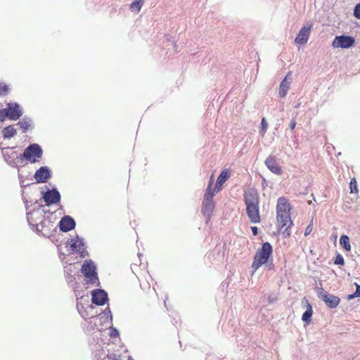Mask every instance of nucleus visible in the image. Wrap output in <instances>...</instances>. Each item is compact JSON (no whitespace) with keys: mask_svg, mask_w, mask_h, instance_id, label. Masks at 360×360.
Listing matches in <instances>:
<instances>
[{"mask_svg":"<svg viewBox=\"0 0 360 360\" xmlns=\"http://www.w3.org/2000/svg\"><path fill=\"white\" fill-rule=\"evenodd\" d=\"M302 304H305L304 306L307 307V309L302 316V320L307 323H309L313 313L312 307L305 297L302 300Z\"/></svg>","mask_w":360,"mask_h":360,"instance_id":"22","label":"nucleus"},{"mask_svg":"<svg viewBox=\"0 0 360 360\" xmlns=\"http://www.w3.org/2000/svg\"><path fill=\"white\" fill-rule=\"evenodd\" d=\"M354 297H356V296L355 295V293H354V294H352V295H349L348 296V299H349V300L353 299V298H354Z\"/></svg>","mask_w":360,"mask_h":360,"instance_id":"47","label":"nucleus"},{"mask_svg":"<svg viewBox=\"0 0 360 360\" xmlns=\"http://www.w3.org/2000/svg\"><path fill=\"white\" fill-rule=\"evenodd\" d=\"M355 285H356V291L354 292L355 295L356 297H360V285L357 283H355Z\"/></svg>","mask_w":360,"mask_h":360,"instance_id":"43","label":"nucleus"},{"mask_svg":"<svg viewBox=\"0 0 360 360\" xmlns=\"http://www.w3.org/2000/svg\"><path fill=\"white\" fill-rule=\"evenodd\" d=\"M267 300L269 303H274L277 300V296L274 294L270 295Z\"/></svg>","mask_w":360,"mask_h":360,"instance_id":"41","label":"nucleus"},{"mask_svg":"<svg viewBox=\"0 0 360 360\" xmlns=\"http://www.w3.org/2000/svg\"><path fill=\"white\" fill-rule=\"evenodd\" d=\"M92 302L97 305H103L108 300V294L104 290L97 289L91 292Z\"/></svg>","mask_w":360,"mask_h":360,"instance_id":"17","label":"nucleus"},{"mask_svg":"<svg viewBox=\"0 0 360 360\" xmlns=\"http://www.w3.org/2000/svg\"><path fill=\"white\" fill-rule=\"evenodd\" d=\"M334 263L338 265H343L344 264V258L343 257L338 254L335 259Z\"/></svg>","mask_w":360,"mask_h":360,"instance_id":"35","label":"nucleus"},{"mask_svg":"<svg viewBox=\"0 0 360 360\" xmlns=\"http://www.w3.org/2000/svg\"><path fill=\"white\" fill-rule=\"evenodd\" d=\"M300 105V103H298L295 106V108H298Z\"/></svg>","mask_w":360,"mask_h":360,"instance_id":"48","label":"nucleus"},{"mask_svg":"<svg viewBox=\"0 0 360 360\" xmlns=\"http://www.w3.org/2000/svg\"><path fill=\"white\" fill-rule=\"evenodd\" d=\"M295 126H296V121L295 120V119H292L290 124V129L293 130L295 128Z\"/></svg>","mask_w":360,"mask_h":360,"instance_id":"45","label":"nucleus"},{"mask_svg":"<svg viewBox=\"0 0 360 360\" xmlns=\"http://www.w3.org/2000/svg\"><path fill=\"white\" fill-rule=\"evenodd\" d=\"M52 226L53 224H51V221L44 217V219L41 220L38 224H37L34 229H32L39 235L49 237Z\"/></svg>","mask_w":360,"mask_h":360,"instance_id":"12","label":"nucleus"},{"mask_svg":"<svg viewBox=\"0 0 360 360\" xmlns=\"http://www.w3.org/2000/svg\"><path fill=\"white\" fill-rule=\"evenodd\" d=\"M291 206L284 197L278 198L276 205V214H290Z\"/></svg>","mask_w":360,"mask_h":360,"instance_id":"16","label":"nucleus"},{"mask_svg":"<svg viewBox=\"0 0 360 360\" xmlns=\"http://www.w3.org/2000/svg\"><path fill=\"white\" fill-rule=\"evenodd\" d=\"M42 198L47 205L57 204L60 202L61 196L56 188L42 191Z\"/></svg>","mask_w":360,"mask_h":360,"instance_id":"8","label":"nucleus"},{"mask_svg":"<svg viewBox=\"0 0 360 360\" xmlns=\"http://www.w3.org/2000/svg\"><path fill=\"white\" fill-rule=\"evenodd\" d=\"M143 1L144 0H136L134 1V2H132L130 5V9L132 11H134V12H139L142 6H143Z\"/></svg>","mask_w":360,"mask_h":360,"instance_id":"28","label":"nucleus"},{"mask_svg":"<svg viewBox=\"0 0 360 360\" xmlns=\"http://www.w3.org/2000/svg\"><path fill=\"white\" fill-rule=\"evenodd\" d=\"M311 28L312 24H307L303 26L299 31L295 39V43L300 45L305 44L308 41Z\"/></svg>","mask_w":360,"mask_h":360,"instance_id":"14","label":"nucleus"},{"mask_svg":"<svg viewBox=\"0 0 360 360\" xmlns=\"http://www.w3.org/2000/svg\"><path fill=\"white\" fill-rule=\"evenodd\" d=\"M354 39L350 36L341 35L335 38L333 46L335 48L348 49L354 44Z\"/></svg>","mask_w":360,"mask_h":360,"instance_id":"13","label":"nucleus"},{"mask_svg":"<svg viewBox=\"0 0 360 360\" xmlns=\"http://www.w3.org/2000/svg\"><path fill=\"white\" fill-rule=\"evenodd\" d=\"M77 300V308L81 316L85 321L89 320V324L94 323L96 325V321H98L99 317L97 316V312L95 311V307L88 304L84 306L79 303V298Z\"/></svg>","mask_w":360,"mask_h":360,"instance_id":"4","label":"nucleus"},{"mask_svg":"<svg viewBox=\"0 0 360 360\" xmlns=\"http://www.w3.org/2000/svg\"><path fill=\"white\" fill-rule=\"evenodd\" d=\"M349 188H350L351 193H357L358 189H357V185H356V181L355 180V179H351L350 184H349Z\"/></svg>","mask_w":360,"mask_h":360,"instance_id":"32","label":"nucleus"},{"mask_svg":"<svg viewBox=\"0 0 360 360\" xmlns=\"http://www.w3.org/2000/svg\"><path fill=\"white\" fill-rule=\"evenodd\" d=\"M251 229H252V233L254 236H257V233H258V229L256 226H252L251 227Z\"/></svg>","mask_w":360,"mask_h":360,"instance_id":"46","label":"nucleus"},{"mask_svg":"<svg viewBox=\"0 0 360 360\" xmlns=\"http://www.w3.org/2000/svg\"><path fill=\"white\" fill-rule=\"evenodd\" d=\"M223 184H219L218 183V180H217V182H216V184H215V186L214 188H211V193H213V195H214V194L216 193H218L220 189H221V186Z\"/></svg>","mask_w":360,"mask_h":360,"instance_id":"37","label":"nucleus"},{"mask_svg":"<svg viewBox=\"0 0 360 360\" xmlns=\"http://www.w3.org/2000/svg\"><path fill=\"white\" fill-rule=\"evenodd\" d=\"M86 323L84 324V327L88 332L94 330L97 327V321H96V325L94 323L89 324V320L86 321Z\"/></svg>","mask_w":360,"mask_h":360,"instance_id":"33","label":"nucleus"},{"mask_svg":"<svg viewBox=\"0 0 360 360\" xmlns=\"http://www.w3.org/2000/svg\"><path fill=\"white\" fill-rule=\"evenodd\" d=\"M229 177V172L227 170H223L217 178L219 184H224Z\"/></svg>","mask_w":360,"mask_h":360,"instance_id":"29","label":"nucleus"},{"mask_svg":"<svg viewBox=\"0 0 360 360\" xmlns=\"http://www.w3.org/2000/svg\"><path fill=\"white\" fill-rule=\"evenodd\" d=\"M7 118V114L5 108L0 110V122H4Z\"/></svg>","mask_w":360,"mask_h":360,"instance_id":"39","label":"nucleus"},{"mask_svg":"<svg viewBox=\"0 0 360 360\" xmlns=\"http://www.w3.org/2000/svg\"><path fill=\"white\" fill-rule=\"evenodd\" d=\"M17 124L20 126L23 132H25L29 129L32 128L33 122L31 118L28 117H24L20 121L18 122Z\"/></svg>","mask_w":360,"mask_h":360,"instance_id":"23","label":"nucleus"},{"mask_svg":"<svg viewBox=\"0 0 360 360\" xmlns=\"http://www.w3.org/2000/svg\"><path fill=\"white\" fill-rule=\"evenodd\" d=\"M272 253V247L268 242L263 243L261 250L258 251L252 264V267L257 270L262 264H265Z\"/></svg>","mask_w":360,"mask_h":360,"instance_id":"3","label":"nucleus"},{"mask_svg":"<svg viewBox=\"0 0 360 360\" xmlns=\"http://www.w3.org/2000/svg\"><path fill=\"white\" fill-rule=\"evenodd\" d=\"M16 129L13 125L5 127L2 131L4 139H11L16 134Z\"/></svg>","mask_w":360,"mask_h":360,"instance_id":"25","label":"nucleus"},{"mask_svg":"<svg viewBox=\"0 0 360 360\" xmlns=\"http://www.w3.org/2000/svg\"><path fill=\"white\" fill-rule=\"evenodd\" d=\"M340 245L347 251L351 250V245L349 243V238L347 235L341 236L340 238Z\"/></svg>","mask_w":360,"mask_h":360,"instance_id":"27","label":"nucleus"},{"mask_svg":"<svg viewBox=\"0 0 360 360\" xmlns=\"http://www.w3.org/2000/svg\"><path fill=\"white\" fill-rule=\"evenodd\" d=\"M82 272L84 274L88 283L98 285L99 280L96 271V266L91 261H85L82 266Z\"/></svg>","mask_w":360,"mask_h":360,"instance_id":"6","label":"nucleus"},{"mask_svg":"<svg viewBox=\"0 0 360 360\" xmlns=\"http://www.w3.org/2000/svg\"><path fill=\"white\" fill-rule=\"evenodd\" d=\"M318 297L323 300L329 308H335L340 303V298L321 289L318 292Z\"/></svg>","mask_w":360,"mask_h":360,"instance_id":"11","label":"nucleus"},{"mask_svg":"<svg viewBox=\"0 0 360 360\" xmlns=\"http://www.w3.org/2000/svg\"><path fill=\"white\" fill-rule=\"evenodd\" d=\"M8 86L5 84H0V95L5 96L8 94Z\"/></svg>","mask_w":360,"mask_h":360,"instance_id":"34","label":"nucleus"},{"mask_svg":"<svg viewBox=\"0 0 360 360\" xmlns=\"http://www.w3.org/2000/svg\"><path fill=\"white\" fill-rule=\"evenodd\" d=\"M101 354L103 356V359H101V355L100 354V350L95 351L94 359L95 360H115L112 356H110L105 349H102Z\"/></svg>","mask_w":360,"mask_h":360,"instance_id":"26","label":"nucleus"},{"mask_svg":"<svg viewBox=\"0 0 360 360\" xmlns=\"http://www.w3.org/2000/svg\"><path fill=\"white\" fill-rule=\"evenodd\" d=\"M104 314L107 316V317L109 316L110 317V320H112V314H111V311L109 307H108L105 311H104Z\"/></svg>","mask_w":360,"mask_h":360,"instance_id":"44","label":"nucleus"},{"mask_svg":"<svg viewBox=\"0 0 360 360\" xmlns=\"http://www.w3.org/2000/svg\"><path fill=\"white\" fill-rule=\"evenodd\" d=\"M267 128H268V124L265 120L264 117H263L262 119V121H261V127H260V130H259V134L260 135L263 137L264 136V134H266V130H267Z\"/></svg>","mask_w":360,"mask_h":360,"instance_id":"30","label":"nucleus"},{"mask_svg":"<svg viewBox=\"0 0 360 360\" xmlns=\"http://www.w3.org/2000/svg\"><path fill=\"white\" fill-rule=\"evenodd\" d=\"M354 15L355 18L360 19V3L355 6L354 9Z\"/></svg>","mask_w":360,"mask_h":360,"instance_id":"38","label":"nucleus"},{"mask_svg":"<svg viewBox=\"0 0 360 360\" xmlns=\"http://www.w3.org/2000/svg\"><path fill=\"white\" fill-rule=\"evenodd\" d=\"M245 212L252 224H258L261 221L259 213V196L254 188H248L244 192Z\"/></svg>","mask_w":360,"mask_h":360,"instance_id":"1","label":"nucleus"},{"mask_svg":"<svg viewBox=\"0 0 360 360\" xmlns=\"http://www.w3.org/2000/svg\"><path fill=\"white\" fill-rule=\"evenodd\" d=\"M265 165L267 168L274 174L277 175L282 174L281 168L278 165L274 157L269 156L265 160Z\"/></svg>","mask_w":360,"mask_h":360,"instance_id":"20","label":"nucleus"},{"mask_svg":"<svg viewBox=\"0 0 360 360\" xmlns=\"http://www.w3.org/2000/svg\"><path fill=\"white\" fill-rule=\"evenodd\" d=\"M212 185V177L211 178L207 190L204 194L202 202V210L201 212L204 217L206 218V222L207 223L211 218L212 212L214 209L215 204L213 201V193H211V186Z\"/></svg>","mask_w":360,"mask_h":360,"instance_id":"2","label":"nucleus"},{"mask_svg":"<svg viewBox=\"0 0 360 360\" xmlns=\"http://www.w3.org/2000/svg\"><path fill=\"white\" fill-rule=\"evenodd\" d=\"M291 83V78H290V72H288V75L285 76V77L282 80V82L280 84L279 86V96L281 98H284L287 93L288 89H290Z\"/></svg>","mask_w":360,"mask_h":360,"instance_id":"21","label":"nucleus"},{"mask_svg":"<svg viewBox=\"0 0 360 360\" xmlns=\"http://www.w3.org/2000/svg\"><path fill=\"white\" fill-rule=\"evenodd\" d=\"M312 229H313V224H312V223H311L305 229L304 236H307L309 235L311 233Z\"/></svg>","mask_w":360,"mask_h":360,"instance_id":"40","label":"nucleus"},{"mask_svg":"<svg viewBox=\"0 0 360 360\" xmlns=\"http://www.w3.org/2000/svg\"><path fill=\"white\" fill-rule=\"evenodd\" d=\"M7 118L11 120H17L22 115L23 112L22 108L17 103H8L5 108Z\"/></svg>","mask_w":360,"mask_h":360,"instance_id":"9","label":"nucleus"},{"mask_svg":"<svg viewBox=\"0 0 360 360\" xmlns=\"http://www.w3.org/2000/svg\"><path fill=\"white\" fill-rule=\"evenodd\" d=\"M70 247L73 251L79 252L81 257H84V243L82 240L72 242Z\"/></svg>","mask_w":360,"mask_h":360,"instance_id":"24","label":"nucleus"},{"mask_svg":"<svg viewBox=\"0 0 360 360\" xmlns=\"http://www.w3.org/2000/svg\"><path fill=\"white\" fill-rule=\"evenodd\" d=\"M110 335L111 338H116L119 335V332L117 329L112 328Z\"/></svg>","mask_w":360,"mask_h":360,"instance_id":"42","label":"nucleus"},{"mask_svg":"<svg viewBox=\"0 0 360 360\" xmlns=\"http://www.w3.org/2000/svg\"><path fill=\"white\" fill-rule=\"evenodd\" d=\"M51 177V172L46 166L41 167L34 175L37 183H46Z\"/></svg>","mask_w":360,"mask_h":360,"instance_id":"15","label":"nucleus"},{"mask_svg":"<svg viewBox=\"0 0 360 360\" xmlns=\"http://www.w3.org/2000/svg\"><path fill=\"white\" fill-rule=\"evenodd\" d=\"M5 161L11 166L15 165V160L19 158L18 153L13 148H6L2 150Z\"/></svg>","mask_w":360,"mask_h":360,"instance_id":"18","label":"nucleus"},{"mask_svg":"<svg viewBox=\"0 0 360 360\" xmlns=\"http://www.w3.org/2000/svg\"><path fill=\"white\" fill-rule=\"evenodd\" d=\"M276 219L278 222V231L282 232L284 237L289 236L291 233L289 229L292 225V221L290 219V214H276Z\"/></svg>","mask_w":360,"mask_h":360,"instance_id":"7","label":"nucleus"},{"mask_svg":"<svg viewBox=\"0 0 360 360\" xmlns=\"http://www.w3.org/2000/svg\"><path fill=\"white\" fill-rule=\"evenodd\" d=\"M105 347H104V344H101V343L98 342L94 345V347L92 348V349H93V352H94V354H95V351L96 350H97V351L100 350V354L101 355V359H103V356L101 354V351H102V349H105Z\"/></svg>","mask_w":360,"mask_h":360,"instance_id":"31","label":"nucleus"},{"mask_svg":"<svg viewBox=\"0 0 360 360\" xmlns=\"http://www.w3.org/2000/svg\"><path fill=\"white\" fill-rule=\"evenodd\" d=\"M44 217L45 212L41 208L34 209L32 211L27 213V222L32 229H34L37 224L44 219Z\"/></svg>","mask_w":360,"mask_h":360,"instance_id":"10","label":"nucleus"},{"mask_svg":"<svg viewBox=\"0 0 360 360\" xmlns=\"http://www.w3.org/2000/svg\"><path fill=\"white\" fill-rule=\"evenodd\" d=\"M43 155V150L37 143L29 145L24 150L22 158L31 163L38 162Z\"/></svg>","mask_w":360,"mask_h":360,"instance_id":"5","label":"nucleus"},{"mask_svg":"<svg viewBox=\"0 0 360 360\" xmlns=\"http://www.w3.org/2000/svg\"><path fill=\"white\" fill-rule=\"evenodd\" d=\"M75 226L76 224L73 218L68 215L63 217L59 222L60 229L63 232L70 231L74 229Z\"/></svg>","mask_w":360,"mask_h":360,"instance_id":"19","label":"nucleus"},{"mask_svg":"<svg viewBox=\"0 0 360 360\" xmlns=\"http://www.w3.org/2000/svg\"><path fill=\"white\" fill-rule=\"evenodd\" d=\"M223 184H219L218 183V180H217V182H216V184H215V186L214 188H211V193H213V195H214V194L216 193H218L220 189H221V186Z\"/></svg>","mask_w":360,"mask_h":360,"instance_id":"36","label":"nucleus"}]
</instances>
